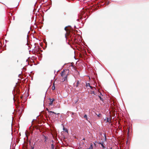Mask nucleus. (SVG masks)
Masks as SVG:
<instances>
[{
	"mask_svg": "<svg viewBox=\"0 0 149 149\" xmlns=\"http://www.w3.org/2000/svg\"><path fill=\"white\" fill-rule=\"evenodd\" d=\"M98 143L99 144H100L102 146H103V143H104L102 142H100L99 143Z\"/></svg>",
	"mask_w": 149,
	"mask_h": 149,
	"instance_id": "nucleus-14",
	"label": "nucleus"
},
{
	"mask_svg": "<svg viewBox=\"0 0 149 149\" xmlns=\"http://www.w3.org/2000/svg\"><path fill=\"white\" fill-rule=\"evenodd\" d=\"M21 98H22V97H21Z\"/></svg>",
	"mask_w": 149,
	"mask_h": 149,
	"instance_id": "nucleus-24",
	"label": "nucleus"
},
{
	"mask_svg": "<svg viewBox=\"0 0 149 149\" xmlns=\"http://www.w3.org/2000/svg\"><path fill=\"white\" fill-rule=\"evenodd\" d=\"M99 95H100V96H101V95L102 96V95L101 93H100V94Z\"/></svg>",
	"mask_w": 149,
	"mask_h": 149,
	"instance_id": "nucleus-19",
	"label": "nucleus"
},
{
	"mask_svg": "<svg viewBox=\"0 0 149 149\" xmlns=\"http://www.w3.org/2000/svg\"><path fill=\"white\" fill-rule=\"evenodd\" d=\"M68 73L65 70L62 72L61 74V76L63 78L62 79L63 81H67V77L68 76Z\"/></svg>",
	"mask_w": 149,
	"mask_h": 149,
	"instance_id": "nucleus-1",
	"label": "nucleus"
},
{
	"mask_svg": "<svg viewBox=\"0 0 149 149\" xmlns=\"http://www.w3.org/2000/svg\"><path fill=\"white\" fill-rule=\"evenodd\" d=\"M45 141H46V137H45Z\"/></svg>",
	"mask_w": 149,
	"mask_h": 149,
	"instance_id": "nucleus-20",
	"label": "nucleus"
},
{
	"mask_svg": "<svg viewBox=\"0 0 149 149\" xmlns=\"http://www.w3.org/2000/svg\"><path fill=\"white\" fill-rule=\"evenodd\" d=\"M92 89V90L93 91H91L90 93L91 94H92H92H93L94 95H96L95 92L94 91V90H96V88L95 89H94L93 88V89Z\"/></svg>",
	"mask_w": 149,
	"mask_h": 149,
	"instance_id": "nucleus-6",
	"label": "nucleus"
},
{
	"mask_svg": "<svg viewBox=\"0 0 149 149\" xmlns=\"http://www.w3.org/2000/svg\"><path fill=\"white\" fill-rule=\"evenodd\" d=\"M64 29L66 31H67V32L65 34V37L66 39H67V36L69 35V33L70 32V31L69 29H67V26H66L65 28Z\"/></svg>",
	"mask_w": 149,
	"mask_h": 149,
	"instance_id": "nucleus-3",
	"label": "nucleus"
},
{
	"mask_svg": "<svg viewBox=\"0 0 149 149\" xmlns=\"http://www.w3.org/2000/svg\"><path fill=\"white\" fill-rule=\"evenodd\" d=\"M46 109L49 112H49L50 111H49V109L47 108H46Z\"/></svg>",
	"mask_w": 149,
	"mask_h": 149,
	"instance_id": "nucleus-15",
	"label": "nucleus"
},
{
	"mask_svg": "<svg viewBox=\"0 0 149 149\" xmlns=\"http://www.w3.org/2000/svg\"><path fill=\"white\" fill-rule=\"evenodd\" d=\"M55 89V86L54 85V83L53 84V85L52 87V89L53 90H54Z\"/></svg>",
	"mask_w": 149,
	"mask_h": 149,
	"instance_id": "nucleus-8",
	"label": "nucleus"
},
{
	"mask_svg": "<svg viewBox=\"0 0 149 149\" xmlns=\"http://www.w3.org/2000/svg\"><path fill=\"white\" fill-rule=\"evenodd\" d=\"M84 118L86 119L87 120H88V118H87V116L85 114L84 115Z\"/></svg>",
	"mask_w": 149,
	"mask_h": 149,
	"instance_id": "nucleus-9",
	"label": "nucleus"
},
{
	"mask_svg": "<svg viewBox=\"0 0 149 149\" xmlns=\"http://www.w3.org/2000/svg\"><path fill=\"white\" fill-rule=\"evenodd\" d=\"M79 84V81H77L76 83H74V87L76 92L79 91H80V88L78 87Z\"/></svg>",
	"mask_w": 149,
	"mask_h": 149,
	"instance_id": "nucleus-2",
	"label": "nucleus"
},
{
	"mask_svg": "<svg viewBox=\"0 0 149 149\" xmlns=\"http://www.w3.org/2000/svg\"><path fill=\"white\" fill-rule=\"evenodd\" d=\"M83 140H85V138H84V139H83Z\"/></svg>",
	"mask_w": 149,
	"mask_h": 149,
	"instance_id": "nucleus-22",
	"label": "nucleus"
},
{
	"mask_svg": "<svg viewBox=\"0 0 149 149\" xmlns=\"http://www.w3.org/2000/svg\"><path fill=\"white\" fill-rule=\"evenodd\" d=\"M86 149H91L90 148H87Z\"/></svg>",
	"mask_w": 149,
	"mask_h": 149,
	"instance_id": "nucleus-23",
	"label": "nucleus"
},
{
	"mask_svg": "<svg viewBox=\"0 0 149 149\" xmlns=\"http://www.w3.org/2000/svg\"><path fill=\"white\" fill-rule=\"evenodd\" d=\"M86 87H88V86H89L91 88V89H93V88L94 89H95V88L94 87H93L92 86H91L90 85V84L89 83H88V84H86Z\"/></svg>",
	"mask_w": 149,
	"mask_h": 149,
	"instance_id": "nucleus-7",
	"label": "nucleus"
},
{
	"mask_svg": "<svg viewBox=\"0 0 149 149\" xmlns=\"http://www.w3.org/2000/svg\"><path fill=\"white\" fill-rule=\"evenodd\" d=\"M59 114V113H57V114Z\"/></svg>",
	"mask_w": 149,
	"mask_h": 149,
	"instance_id": "nucleus-25",
	"label": "nucleus"
},
{
	"mask_svg": "<svg viewBox=\"0 0 149 149\" xmlns=\"http://www.w3.org/2000/svg\"><path fill=\"white\" fill-rule=\"evenodd\" d=\"M111 120V119H110L109 118H107V121L108 122H109Z\"/></svg>",
	"mask_w": 149,
	"mask_h": 149,
	"instance_id": "nucleus-10",
	"label": "nucleus"
},
{
	"mask_svg": "<svg viewBox=\"0 0 149 149\" xmlns=\"http://www.w3.org/2000/svg\"><path fill=\"white\" fill-rule=\"evenodd\" d=\"M49 100L50 101V103L49 104V105L50 106H52L53 104V102L54 100V99L53 98H50Z\"/></svg>",
	"mask_w": 149,
	"mask_h": 149,
	"instance_id": "nucleus-5",
	"label": "nucleus"
},
{
	"mask_svg": "<svg viewBox=\"0 0 149 149\" xmlns=\"http://www.w3.org/2000/svg\"><path fill=\"white\" fill-rule=\"evenodd\" d=\"M65 131L66 132H68V130H65Z\"/></svg>",
	"mask_w": 149,
	"mask_h": 149,
	"instance_id": "nucleus-21",
	"label": "nucleus"
},
{
	"mask_svg": "<svg viewBox=\"0 0 149 149\" xmlns=\"http://www.w3.org/2000/svg\"><path fill=\"white\" fill-rule=\"evenodd\" d=\"M97 116L98 117H100V116H101V114H100L99 113L98 115H97Z\"/></svg>",
	"mask_w": 149,
	"mask_h": 149,
	"instance_id": "nucleus-16",
	"label": "nucleus"
},
{
	"mask_svg": "<svg viewBox=\"0 0 149 149\" xmlns=\"http://www.w3.org/2000/svg\"><path fill=\"white\" fill-rule=\"evenodd\" d=\"M9 15H10H10H12V14L11 13H9Z\"/></svg>",
	"mask_w": 149,
	"mask_h": 149,
	"instance_id": "nucleus-18",
	"label": "nucleus"
},
{
	"mask_svg": "<svg viewBox=\"0 0 149 149\" xmlns=\"http://www.w3.org/2000/svg\"><path fill=\"white\" fill-rule=\"evenodd\" d=\"M103 148L104 149L105 148V146L103 145V146H102Z\"/></svg>",
	"mask_w": 149,
	"mask_h": 149,
	"instance_id": "nucleus-17",
	"label": "nucleus"
},
{
	"mask_svg": "<svg viewBox=\"0 0 149 149\" xmlns=\"http://www.w3.org/2000/svg\"><path fill=\"white\" fill-rule=\"evenodd\" d=\"M98 97H99V98H100V100L101 101H102L103 102V101L104 100H103V99L102 98L101 96H100V95H98Z\"/></svg>",
	"mask_w": 149,
	"mask_h": 149,
	"instance_id": "nucleus-11",
	"label": "nucleus"
},
{
	"mask_svg": "<svg viewBox=\"0 0 149 149\" xmlns=\"http://www.w3.org/2000/svg\"><path fill=\"white\" fill-rule=\"evenodd\" d=\"M51 148L52 149H54V146L53 144L51 145Z\"/></svg>",
	"mask_w": 149,
	"mask_h": 149,
	"instance_id": "nucleus-13",
	"label": "nucleus"
},
{
	"mask_svg": "<svg viewBox=\"0 0 149 149\" xmlns=\"http://www.w3.org/2000/svg\"><path fill=\"white\" fill-rule=\"evenodd\" d=\"M89 148L91 149H92L93 148V144H92V143H91V145L89 147Z\"/></svg>",
	"mask_w": 149,
	"mask_h": 149,
	"instance_id": "nucleus-12",
	"label": "nucleus"
},
{
	"mask_svg": "<svg viewBox=\"0 0 149 149\" xmlns=\"http://www.w3.org/2000/svg\"><path fill=\"white\" fill-rule=\"evenodd\" d=\"M54 114H56V113L54 111H50L49 113V116L50 117H52L53 118V117L54 116Z\"/></svg>",
	"mask_w": 149,
	"mask_h": 149,
	"instance_id": "nucleus-4",
	"label": "nucleus"
}]
</instances>
